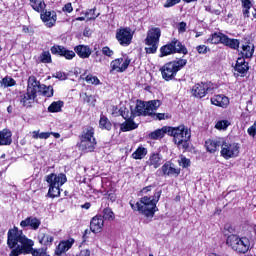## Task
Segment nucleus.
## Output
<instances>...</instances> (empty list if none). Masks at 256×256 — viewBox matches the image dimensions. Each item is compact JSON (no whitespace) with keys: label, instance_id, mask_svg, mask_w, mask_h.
<instances>
[{"label":"nucleus","instance_id":"nucleus-47","mask_svg":"<svg viewBox=\"0 0 256 256\" xmlns=\"http://www.w3.org/2000/svg\"><path fill=\"white\" fill-rule=\"evenodd\" d=\"M41 63H52L51 53L49 51H43L40 54Z\"/></svg>","mask_w":256,"mask_h":256},{"label":"nucleus","instance_id":"nucleus-48","mask_svg":"<svg viewBox=\"0 0 256 256\" xmlns=\"http://www.w3.org/2000/svg\"><path fill=\"white\" fill-rule=\"evenodd\" d=\"M131 112H129V108L125 107L124 105L120 106V116L123 117V119H129L131 117Z\"/></svg>","mask_w":256,"mask_h":256},{"label":"nucleus","instance_id":"nucleus-42","mask_svg":"<svg viewBox=\"0 0 256 256\" xmlns=\"http://www.w3.org/2000/svg\"><path fill=\"white\" fill-rule=\"evenodd\" d=\"M60 187L61 186L49 185V190H48L49 197H52V198L59 197V195H61Z\"/></svg>","mask_w":256,"mask_h":256},{"label":"nucleus","instance_id":"nucleus-25","mask_svg":"<svg viewBox=\"0 0 256 256\" xmlns=\"http://www.w3.org/2000/svg\"><path fill=\"white\" fill-rule=\"evenodd\" d=\"M74 50L81 59H89L91 57V48L87 45H78Z\"/></svg>","mask_w":256,"mask_h":256},{"label":"nucleus","instance_id":"nucleus-11","mask_svg":"<svg viewBox=\"0 0 256 256\" xmlns=\"http://www.w3.org/2000/svg\"><path fill=\"white\" fill-rule=\"evenodd\" d=\"M211 91V83L206 82V83H198L195 84L192 87L191 93L194 97H197L198 99H203L207 93Z\"/></svg>","mask_w":256,"mask_h":256},{"label":"nucleus","instance_id":"nucleus-49","mask_svg":"<svg viewBox=\"0 0 256 256\" xmlns=\"http://www.w3.org/2000/svg\"><path fill=\"white\" fill-rule=\"evenodd\" d=\"M231 123L228 120H220L216 123L215 127L219 130H225Z\"/></svg>","mask_w":256,"mask_h":256},{"label":"nucleus","instance_id":"nucleus-22","mask_svg":"<svg viewBox=\"0 0 256 256\" xmlns=\"http://www.w3.org/2000/svg\"><path fill=\"white\" fill-rule=\"evenodd\" d=\"M75 243V239L69 238L68 240H64L59 243L58 247L55 250V255H63L66 251H69L73 244Z\"/></svg>","mask_w":256,"mask_h":256},{"label":"nucleus","instance_id":"nucleus-40","mask_svg":"<svg viewBox=\"0 0 256 256\" xmlns=\"http://www.w3.org/2000/svg\"><path fill=\"white\" fill-rule=\"evenodd\" d=\"M39 92L42 93L44 97H53V86L42 84V88H40Z\"/></svg>","mask_w":256,"mask_h":256},{"label":"nucleus","instance_id":"nucleus-50","mask_svg":"<svg viewBox=\"0 0 256 256\" xmlns=\"http://www.w3.org/2000/svg\"><path fill=\"white\" fill-rule=\"evenodd\" d=\"M93 58L95 59V63H103L105 61V56L99 50H96L93 54Z\"/></svg>","mask_w":256,"mask_h":256},{"label":"nucleus","instance_id":"nucleus-51","mask_svg":"<svg viewBox=\"0 0 256 256\" xmlns=\"http://www.w3.org/2000/svg\"><path fill=\"white\" fill-rule=\"evenodd\" d=\"M99 13L95 15V8L86 11L85 16L88 18V21H95L99 17Z\"/></svg>","mask_w":256,"mask_h":256},{"label":"nucleus","instance_id":"nucleus-29","mask_svg":"<svg viewBox=\"0 0 256 256\" xmlns=\"http://www.w3.org/2000/svg\"><path fill=\"white\" fill-rule=\"evenodd\" d=\"M137 127H139V125L135 123V121H133L130 116V118L125 119V122L121 124L120 129L121 131L126 132V131H133V129H137Z\"/></svg>","mask_w":256,"mask_h":256},{"label":"nucleus","instance_id":"nucleus-31","mask_svg":"<svg viewBox=\"0 0 256 256\" xmlns=\"http://www.w3.org/2000/svg\"><path fill=\"white\" fill-rule=\"evenodd\" d=\"M227 37V35L223 33H214L211 35L210 38H208V42L212 45H217L219 43H222V45L225 43L224 39Z\"/></svg>","mask_w":256,"mask_h":256},{"label":"nucleus","instance_id":"nucleus-18","mask_svg":"<svg viewBox=\"0 0 256 256\" xmlns=\"http://www.w3.org/2000/svg\"><path fill=\"white\" fill-rule=\"evenodd\" d=\"M20 227L23 229L30 227V229L37 231L41 227V220L35 216H29L20 222Z\"/></svg>","mask_w":256,"mask_h":256},{"label":"nucleus","instance_id":"nucleus-7","mask_svg":"<svg viewBox=\"0 0 256 256\" xmlns=\"http://www.w3.org/2000/svg\"><path fill=\"white\" fill-rule=\"evenodd\" d=\"M159 39H161V28H150L144 40L145 45H147L145 48L146 53H157V49H159Z\"/></svg>","mask_w":256,"mask_h":256},{"label":"nucleus","instance_id":"nucleus-19","mask_svg":"<svg viewBox=\"0 0 256 256\" xmlns=\"http://www.w3.org/2000/svg\"><path fill=\"white\" fill-rule=\"evenodd\" d=\"M163 163V156L159 153L150 154L148 160L146 161V165L148 167H152V169H159Z\"/></svg>","mask_w":256,"mask_h":256},{"label":"nucleus","instance_id":"nucleus-38","mask_svg":"<svg viewBox=\"0 0 256 256\" xmlns=\"http://www.w3.org/2000/svg\"><path fill=\"white\" fill-rule=\"evenodd\" d=\"M39 243L41 245H51L53 243V236L51 234H41L39 236Z\"/></svg>","mask_w":256,"mask_h":256},{"label":"nucleus","instance_id":"nucleus-32","mask_svg":"<svg viewBox=\"0 0 256 256\" xmlns=\"http://www.w3.org/2000/svg\"><path fill=\"white\" fill-rule=\"evenodd\" d=\"M235 71L242 74L247 73V71H249V64L245 62L244 58H238L235 66Z\"/></svg>","mask_w":256,"mask_h":256},{"label":"nucleus","instance_id":"nucleus-17","mask_svg":"<svg viewBox=\"0 0 256 256\" xmlns=\"http://www.w3.org/2000/svg\"><path fill=\"white\" fill-rule=\"evenodd\" d=\"M41 19L46 27H54L55 23H57V13L55 11H46L40 12Z\"/></svg>","mask_w":256,"mask_h":256},{"label":"nucleus","instance_id":"nucleus-60","mask_svg":"<svg viewBox=\"0 0 256 256\" xmlns=\"http://www.w3.org/2000/svg\"><path fill=\"white\" fill-rule=\"evenodd\" d=\"M247 132H248V135H250V137H255V135H256V122L254 123V125H252L251 127L248 128Z\"/></svg>","mask_w":256,"mask_h":256},{"label":"nucleus","instance_id":"nucleus-13","mask_svg":"<svg viewBox=\"0 0 256 256\" xmlns=\"http://www.w3.org/2000/svg\"><path fill=\"white\" fill-rule=\"evenodd\" d=\"M131 59L129 58H117L110 63L112 71H117V73H123L129 67Z\"/></svg>","mask_w":256,"mask_h":256},{"label":"nucleus","instance_id":"nucleus-52","mask_svg":"<svg viewBox=\"0 0 256 256\" xmlns=\"http://www.w3.org/2000/svg\"><path fill=\"white\" fill-rule=\"evenodd\" d=\"M178 163H179L180 167H183L184 169H187V167L191 166V160H189L188 158H185V157H181L178 160Z\"/></svg>","mask_w":256,"mask_h":256},{"label":"nucleus","instance_id":"nucleus-54","mask_svg":"<svg viewBox=\"0 0 256 256\" xmlns=\"http://www.w3.org/2000/svg\"><path fill=\"white\" fill-rule=\"evenodd\" d=\"M2 85H4V87H13V85H15V80L13 78L5 77L2 79Z\"/></svg>","mask_w":256,"mask_h":256},{"label":"nucleus","instance_id":"nucleus-43","mask_svg":"<svg viewBox=\"0 0 256 256\" xmlns=\"http://www.w3.org/2000/svg\"><path fill=\"white\" fill-rule=\"evenodd\" d=\"M99 126L100 129H106L107 131H111V122L105 116L100 117Z\"/></svg>","mask_w":256,"mask_h":256},{"label":"nucleus","instance_id":"nucleus-30","mask_svg":"<svg viewBox=\"0 0 256 256\" xmlns=\"http://www.w3.org/2000/svg\"><path fill=\"white\" fill-rule=\"evenodd\" d=\"M253 53H255V46L253 44L248 43L242 45L241 55L246 57L247 59L253 57Z\"/></svg>","mask_w":256,"mask_h":256},{"label":"nucleus","instance_id":"nucleus-64","mask_svg":"<svg viewBox=\"0 0 256 256\" xmlns=\"http://www.w3.org/2000/svg\"><path fill=\"white\" fill-rule=\"evenodd\" d=\"M78 256H91V250L90 249L81 250Z\"/></svg>","mask_w":256,"mask_h":256},{"label":"nucleus","instance_id":"nucleus-62","mask_svg":"<svg viewBox=\"0 0 256 256\" xmlns=\"http://www.w3.org/2000/svg\"><path fill=\"white\" fill-rule=\"evenodd\" d=\"M65 13H72L73 12V5L71 3L65 4L62 9Z\"/></svg>","mask_w":256,"mask_h":256},{"label":"nucleus","instance_id":"nucleus-61","mask_svg":"<svg viewBox=\"0 0 256 256\" xmlns=\"http://www.w3.org/2000/svg\"><path fill=\"white\" fill-rule=\"evenodd\" d=\"M104 195L107 197V199H110L112 203L115 202V200L117 199V196L113 192L108 191Z\"/></svg>","mask_w":256,"mask_h":256},{"label":"nucleus","instance_id":"nucleus-21","mask_svg":"<svg viewBox=\"0 0 256 256\" xmlns=\"http://www.w3.org/2000/svg\"><path fill=\"white\" fill-rule=\"evenodd\" d=\"M43 87V84L37 80V77L35 76H30L28 78V85H27V90L30 93H33L34 95H37V91H40Z\"/></svg>","mask_w":256,"mask_h":256},{"label":"nucleus","instance_id":"nucleus-59","mask_svg":"<svg viewBox=\"0 0 256 256\" xmlns=\"http://www.w3.org/2000/svg\"><path fill=\"white\" fill-rule=\"evenodd\" d=\"M187 31V23L186 22H180L178 24V33H185Z\"/></svg>","mask_w":256,"mask_h":256},{"label":"nucleus","instance_id":"nucleus-2","mask_svg":"<svg viewBox=\"0 0 256 256\" xmlns=\"http://www.w3.org/2000/svg\"><path fill=\"white\" fill-rule=\"evenodd\" d=\"M161 198V191L156 192L153 196H144L135 204L130 202V207L133 211H139L144 217H155V213L159 211L157 203Z\"/></svg>","mask_w":256,"mask_h":256},{"label":"nucleus","instance_id":"nucleus-55","mask_svg":"<svg viewBox=\"0 0 256 256\" xmlns=\"http://www.w3.org/2000/svg\"><path fill=\"white\" fill-rule=\"evenodd\" d=\"M110 113L112 117H121V107L111 106Z\"/></svg>","mask_w":256,"mask_h":256},{"label":"nucleus","instance_id":"nucleus-16","mask_svg":"<svg viewBox=\"0 0 256 256\" xmlns=\"http://www.w3.org/2000/svg\"><path fill=\"white\" fill-rule=\"evenodd\" d=\"M103 227H105V220L103 219V216H94L90 222V231H92V233H101V231H103Z\"/></svg>","mask_w":256,"mask_h":256},{"label":"nucleus","instance_id":"nucleus-26","mask_svg":"<svg viewBox=\"0 0 256 256\" xmlns=\"http://www.w3.org/2000/svg\"><path fill=\"white\" fill-rule=\"evenodd\" d=\"M223 141L221 140H207L205 142V147L209 153H215V151H219V147H221Z\"/></svg>","mask_w":256,"mask_h":256},{"label":"nucleus","instance_id":"nucleus-34","mask_svg":"<svg viewBox=\"0 0 256 256\" xmlns=\"http://www.w3.org/2000/svg\"><path fill=\"white\" fill-rule=\"evenodd\" d=\"M165 133L169 135V127H163L162 129H158L152 133H150V139H163L165 137Z\"/></svg>","mask_w":256,"mask_h":256},{"label":"nucleus","instance_id":"nucleus-58","mask_svg":"<svg viewBox=\"0 0 256 256\" xmlns=\"http://www.w3.org/2000/svg\"><path fill=\"white\" fill-rule=\"evenodd\" d=\"M196 50L198 51V53L205 55V53L209 51V48L205 45H199L196 47Z\"/></svg>","mask_w":256,"mask_h":256},{"label":"nucleus","instance_id":"nucleus-12","mask_svg":"<svg viewBox=\"0 0 256 256\" xmlns=\"http://www.w3.org/2000/svg\"><path fill=\"white\" fill-rule=\"evenodd\" d=\"M46 181L48 185L56 186V187H63L65 183H67V176L63 173L60 174H49L46 176Z\"/></svg>","mask_w":256,"mask_h":256},{"label":"nucleus","instance_id":"nucleus-10","mask_svg":"<svg viewBox=\"0 0 256 256\" xmlns=\"http://www.w3.org/2000/svg\"><path fill=\"white\" fill-rule=\"evenodd\" d=\"M134 32L129 27L120 28L116 31V39L122 47H129L133 41Z\"/></svg>","mask_w":256,"mask_h":256},{"label":"nucleus","instance_id":"nucleus-8","mask_svg":"<svg viewBox=\"0 0 256 256\" xmlns=\"http://www.w3.org/2000/svg\"><path fill=\"white\" fill-rule=\"evenodd\" d=\"M241 153V145L237 142L222 141L220 155L223 159H235Z\"/></svg>","mask_w":256,"mask_h":256},{"label":"nucleus","instance_id":"nucleus-33","mask_svg":"<svg viewBox=\"0 0 256 256\" xmlns=\"http://www.w3.org/2000/svg\"><path fill=\"white\" fill-rule=\"evenodd\" d=\"M159 107H161V101L159 100H151L146 103L148 115H153V111H157Z\"/></svg>","mask_w":256,"mask_h":256},{"label":"nucleus","instance_id":"nucleus-6","mask_svg":"<svg viewBox=\"0 0 256 256\" xmlns=\"http://www.w3.org/2000/svg\"><path fill=\"white\" fill-rule=\"evenodd\" d=\"M226 243L236 253H247L251 249V241L247 237H239L238 235L232 234L227 237Z\"/></svg>","mask_w":256,"mask_h":256},{"label":"nucleus","instance_id":"nucleus-41","mask_svg":"<svg viewBox=\"0 0 256 256\" xmlns=\"http://www.w3.org/2000/svg\"><path fill=\"white\" fill-rule=\"evenodd\" d=\"M242 3V7L244 8L243 10V15L244 17H249V9L253 7V2L251 0H240Z\"/></svg>","mask_w":256,"mask_h":256},{"label":"nucleus","instance_id":"nucleus-28","mask_svg":"<svg viewBox=\"0 0 256 256\" xmlns=\"http://www.w3.org/2000/svg\"><path fill=\"white\" fill-rule=\"evenodd\" d=\"M12 134L11 131L4 129L0 132V146L1 145H11L12 143Z\"/></svg>","mask_w":256,"mask_h":256},{"label":"nucleus","instance_id":"nucleus-53","mask_svg":"<svg viewBox=\"0 0 256 256\" xmlns=\"http://www.w3.org/2000/svg\"><path fill=\"white\" fill-rule=\"evenodd\" d=\"M101 53L105 57H113V55H115V52L113 50H111V48H109V46L102 47Z\"/></svg>","mask_w":256,"mask_h":256},{"label":"nucleus","instance_id":"nucleus-35","mask_svg":"<svg viewBox=\"0 0 256 256\" xmlns=\"http://www.w3.org/2000/svg\"><path fill=\"white\" fill-rule=\"evenodd\" d=\"M147 156V148L139 146L135 152L132 153L133 159H144Z\"/></svg>","mask_w":256,"mask_h":256},{"label":"nucleus","instance_id":"nucleus-24","mask_svg":"<svg viewBox=\"0 0 256 256\" xmlns=\"http://www.w3.org/2000/svg\"><path fill=\"white\" fill-rule=\"evenodd\" d=\"M212 105H216V107H222L223 109L229 106V98L224 95H215L211 98Z\"/></svg>","mask_w":256,"mask_h":256},{"label":"nucleus","instance_id":"nucleus-3","mask_svg":"<svg viewBox=\"0 0 256 256\" xmlns=\"http://www.w3.org/2000/svg\"><path fill=\"white\" fill-rule=\"evenodd\" d=\"M170 137H173V142L177 145L178 149L185 151L189 149V139H191V130L185 125L178 127H169Z\"/></svg>","mask_w":256,"mask_h":256},{"label":"nucleus","instance_id":"nucleus-9","mask_svg":"<svg viewBox=\"0 0 256 256\" xmlns=\"http://www.w3.org/2000/svg\"><path fill=\"white\" fill-rule=\"evenodd\" d=\"M173 53H183V55H187V48L177 39H173L171 43L160 48V57H167V55H173Z\"/></svg>","mask_w":256,"mask_h":256},{"label":"nucleus","instance_id":"nucleus-39","mask_svg":"<svg viewBox=\"0 0 256 256\" xmlns=\"http://www.w3.org/2000/svg\"><path fill=\"white\" fill-rule=\"evenodd\" d=\"M49 137H51L50 132H40L39 130L32 132V139H49Z\"/></svg>","mask_w":256,"mask_h":256},{"label":"nucleus","instance_id":"nucleus-20","mask_svg":"<svg viewBox=\"0 0 256 256\" xmlns=\"http://www.w3.org/2000/svg\"><path fill=\"white\" fill-rule=\"evenodd\" d=\"M161 171L163 175L167 177H177L179 176V173H181V170L179 168H175L171 162H166L164 165H162Z\"/></svg>","mask_w":256,"mask_h":256},{"label":"nucleus","instance_id":"nucleus-1","mask_svg":"<svg viewBox=\"0 0 256 256\" xmlns=\"http://www.w3.org/2000/svg\"><path fill=\"white\" fill-rule=\"evenodd\" d=\"M8 247L12 249L10 256L29 255L32 256H45V249H35L33 246L35 242L25 237L23 231L17 230V228L8 231Z\"/></svg>","mask_w":256,"mask_h":256},{"label":"nucleus","instance_id":"nucleus-57","mask_svg":"<svg viewBox=\"0 0 256 256\" xmlns=\"http://www.w3.org/2000/svg\"><path fill=\"white\" fill-rule=\"evenodd\" d=\"M177 3H181V0H167L166 3L164 4V7L167 9L169 7L177 5Z\"/></svg>","mask_w":256,"mask_h":256},{"label":"nucleus","instance_id":"nucleus-46","mask_svg":"<svg viewBox=\"0 0 256 256\" xmlns=\"http://www.w3.org/2000/svg\"><path fill=\"white\" fill-rule=\"evenodd\" d=\"M85 81H86V83H88V85H100L101 84V81H99V78L92 74L87 75L85 77Z\"/></svg>","mask_w":256,"mask_h":256},{"label":"nucleus","instance_id":"nucleus-23","mask_svg":"<svg viewBox=\"0 0 256 256\" xmlns=\"http://www.w3.org/2000/svg\"><path fill=\"white\" fill-rule=\"evenodd\" d=\"M131 114H133L134 117H140V115H149V111L147 110V103L138 100L136 102L135 110L131 111Z\"/></svg>","mask_w":256,"mask_h":256},{"label":"nucleus","instance_id":"nucleus-37","mask_svg":"<svg viewBox=\"0 0 256 256\" xmlns=\"http://www.w3.org/2000/svg\"><path fill=\"white\" fill-rule=\"evenodd\" d=\"M223 45H226V47H230V49H239V40L231 39L226 36Z\"/></svg>","mask_w":256,"mask_h":256},{"label":"nucleus","instance_id":"nucleus-56","mask_svg":"<svg viewBox=\"0 0 256 256\" xmlns=\"http://www.w3.org/2000/svg\"><path fill=\"white\" fill-rule=\"evenodd\" d=\"M56 79H59L60 81H65L67 79V74L65 72L59 71L56 72L55 75H53Z\"/></svg>","mask_w":256,"mask_h":256},{"label":"nucleus","instance_id":"nucleus-36","mask_svg":"<svg viewBox=\"0 0 256 256\" xmlns=\"http://www.w3.org/2000/svg\"><path fill=\"white\" fill-rule=\"evenodd\" d=\"M63 105L64 103L61 100L52 102L48 107V111L49 113H60L61 109H63Z\"/></svg>","mask_w":256,"mask_h":256},{"label":"nucleus","instance_id":"nucleus-5","mask_svg":"<svg viewBox=\"0 0 256 256\" xmlns=\"http://www.w3.org/2000/svg\"><path fill=\"white\" fill-rule=\"evenodd\" d=\"M96 145L97 140L95 139V130L93 128H87L80 136V151H83V153H93Z\"/></svg>","mask_w":256,"mask_h":256},{"label":"nucleus","instance_id":"nucleus-63","mask_svg":"<svg viewBox=\"0 0 256 256\" xmlns=\"http://www.w3.org/2000/svg\"><path fill=\"white\" fill-rule=\"evenodd\" d=\"M156 119H158V121H163L165 119H169V116L165 113H158L156 114Z\"/></svg>","mask_w":256,"mask_h":256},{"label":"nucleus","instance_id":"nucleus-27","mask_svg":"<svg viewBox=\"0 0 256 256\" xmlns=\"http://www.w3.org/2000/svg\"><path fill=\"white\" fill-rule=\"evenodd\" d=\"M30 7L37 13H43L45 11L47 4H45V0H30Z\"/></svg>","mask_w":256,"mask_h":256},{"label":"nucleus","instance_id":"nucleus-15","mask_svg":"<svg viewBox=\"0 0 256 256\" xmlns=\"http://www.w3.org/2000/svg\"><path fill=\"white\" fill-rule=\"evenodd\" d=\"M52 55H60V57H65V59L71 60L75 57V52L72 50H67L65 47L60 45H55L50 49Z\"/></svg>","mask_w":256,"mask_h":256},{"label":"nucleus","instance_id":"nucleus-4","mask_svg":"<svg viewBox=\"0 0 256 256\" xmlns=\"http://www.w3.org/2000/svg\"><path fill=\"white\" fill-rule=\"evenodd\" d=\"M186 65L187 59H179L166 63L163 67L160 68L162 78L165 81H171L175 75H177V72L181 71V69H183V67Z\"/></svg>","mask_w":256,"mask_h":256},{"label":"nucleus","instance_id":"nucleus-14","mask_svg":"<svg viewBox=\"0 0 256 256\" xmlns=\"http://www.w3.org/2000/svg\"><path fill=\"white\" fill-rule=\"evenodd\" d=\"M35 99H37V95L33 94V92H30L29 90H26V92L20 95V104L22 105V107H26V109H29L33 107Z\"/></svg>","mask_w":256,"mask_h":256},{"label":"nucleus","instance_id":"nucleus-45","mask_svg":"<svg viewBox=\"0 0 256 256\" xmlns=\"http://www.w3.org/2000/svg\"><path fill=\"white\" fill-rule=\"evenodd\" d=\"M80 97H82L84 103L89 104L91 107H95V96L93 95H87V93L80 94Z\"/></svg>","mask_w":256,"mask_h":256},{"label":"nucleus","instance_id":"nucleus-44","mask_svg":"<svg viewBox=\"0 0 256 256\" xmlns=\"http://www.w3.org/2000/svg\"><path fill=\"white\" fill-rule=\"evenodd\" d=\"M102 218L104 221H113L115 219V213H113V210H111V208H105L103 210Z\"/></svg>","mask_w":256,"mask_h":256}]
</instances>
